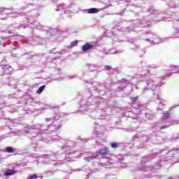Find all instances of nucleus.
I'll return each instance as SVG.
<instances>
[{
	"label": "nucleus",
	"instance_id": "obj_1",
	"mask_svg": "<svg viewBox=\"0 0 179 179\" xmlns=\"http://www.w3.org/2000/svg\"><path fill=\"white\" fill-rule=\"evenodd\" d=\"M25 134L32 135L31 138L33 146H37L38 142H45V143H52L54 141H57V145L62 148V159L58 153L51 155H44L41 157L45 159L43 164H52L53 166H62L64 163H69L72 162V158L76 157L75 151L73 150L75 146V143L68 138H60L58 135H52L54 132L43 130V124L32 125L31 127L24 129ZM50 132V133H49Z\"/></svg>",
	"mask_w": 179,
	"mask_h": 179
},
{
	"label": "nucleus",
	"instance_id": "obj_2",
	"mask_svg": "<svg viewBox=\"0 0 179 179\" xmlns=\"http://www.w3.org/2000/svg\"><path fill=\"white\" fill-rule=\"evenodd\" d=\"M85 87L89 89L91 96L89 98H83L80 102L81 106L78 113L80 114H86L89 110H99V119L104 120L107 117V105L102 103L99 100L100 96H104L108 92L106 85L100 84V83L93 82L92 80H83Z\"/></svg>",
	"mask_w": 179,
	"mask_h": 179
},
{
	"label": "nucleus",
	"instance_id": "obj_3",
	"mask_svg": "<svg viewBox=\"0 0 179 179\" xmlns=\"http://www.w3.org/2000/svg\"><path fill=\"white\" fill-rule=\"evenodd\" d=\"M176 153H179V148L170 149L169 147H166L159 152L152 154L151 156H144L141 160V166L139 167V170L156 173L162 167L160 162L162 160L165 162L173 160Z\"/></svg>",
	"mask_w": 179,
	"mask_h": 179
},
{
	"label": "nucleus",
	"instance_id": "obj_4",
	"mask_svg": "<svg viewBox=\"0 0 179 179\" xmlns=\"http://www.w3.org/2000/svg\"><path fill=\"white\" fill-rule=\"evenodd\" d=\"M148 73H149V71H145V73L140 75V78H144L145 82V85L143 89L141 94H145V93L148 92V90L156 92L158 87H160V86H163V83L162 82L166 79V77L152 78L150 77H148Z\"/></svg>",
	"mask_w": 179,
	"mask_h": 179
},
{
	"label": "nucleus",
	"instance_id": "obj_5",
	"mask_svg": "<svg viewBox=\"0 0 179 179\" xmlns=\"http://www.w3.org/2000/svg\"><path fill=\"white\" fill-rule=\"evenodd\" d=\"M38 14L36 10H31L25 15V18L27 20L28 23L31 24V29H38L41 30L43 29L45 31L50 33V34H55L58 31L57 29H52L50 27L43 26L41 24L38 23L36 21H34V17H37Z\"/></svg>",
	"mask_w": 179,
	"mask_h": 179
},
{
	"label": "nucleus",
	"instance_id": "obj_6",
	"mask_svg": "<svg viewBox=\"0 0 179 179\" xmlns=\"http://www.w3.org/2000/svg\"><path fill=\"white\" fill-rule=\"evenodd\" d=\"M60 113H57L55 117L46 118L47 122H52L51 124H48L47 129H43V131H47V132H57L58 129H61V120H59Z\"/></svg>",
	"mask_w": 179,
	"mask_h": 179
},
{
	"label": "nucleus",
	"instance_id": "obj_7",
	"mask_svg": "<svg viewBox=\"0 0 179 179\" xmlns=\"http://www.w3.org/2000/svg\"><path fill=\"white\" fill-rule=\"evenodd\" d=\"M130 26L124 30V31H126L127 33H129L130 31H132L134 30V27H138V26H141V24H143L144 27H149L150 26V22H148L145 18L142 20L141 22V20H136L131 22H129Z\"/></svg>",
	"mask_w": 179,
	"mask_h": 179
},
{
	"label": "nucleus",
	"instance_id": "obj_8",
	"mask_svg": "<svg viewBox=\"0 0 179 179\" xmlns=\"http://www.w3.org/2000/svg\"><path fill=\"white\" fill-rule=\"evenodd\" d=\"M145 41H150V44L153 45L154 44H160L162 41H160V38L153 33L145 32L143 34Z\"/></svg>",
	"mask_w": 179,
	"mask_h": 179
},
{
	"label": "nucleus",
	"instance_id": "obj_9",
	"mask_svg": "<svg viewBox=\"0 0 179 179\" xmlns=\"http://www.w3.org/2000/svg\"><path fill=\"white\" fill-rule=\"evenodd\" d=\"M113 160L110 159L106 163H99L97 162L93 164L94 169H91V173L93 174L97 171H100V170H103V169H108V166H112Z\"/></svg>",
	"mask_w": 179,
	"mask_h": 179
},
{
	"label": "nucleus",
	"instance_id": "obj_10",
	"mask_svg": "<svg viewBox=\"0 0 179 179\" xmlns=\"http://www.w3.org/2000/svg\"><path fill=\"white\" fill-rule=\"evenodd\" d=\"M137 9H138L141 12H143L144 13H146L147 16H150V15H153L156 12V10H155V7L153 6H139L137 7Z\"/></svg>",
	"mask_w": 179,
	"mask_h": 179
},
{
	"label": "nucleus",
	"instance_id": "obj_11",
	"mask_svg": "<svg viewBox=\"0 0 179 179\" xmlns=\"http://www.w3.org/2000/svg\"><path fill=\"white\" fill-rule=\"evenodd\" d=\"M83 155L86 156L85 157H84V160H85L86 162H93V160L99 159V154L97 153L84 152Z\"/></svg>",
	"mask_w": 179,
	"mask_h": 179
},
{
	"label": "nucleus",
	"instance_id": "obj_12",
	"mask_svg": "<svg viewBox=\"0 0 179 179\" xmlns=\"http://www.w3.org/2000/svg\"><path fill=\"white\" fill-rule=\"evenodd\" d=\"M106 3L107 6L103 7L101 9H98L96 8H89V9H85V10H84V12H86L87 13H90V14L97 13L98 12H100V10H104V9H107V8H108L109 6H111L110 2Z\"/></svg>",
	"mask_w": 179,
	"mask_h": 179
},
{
	"label": "nucleus",
	"instance_id": "obj_13",
	"mask_svg": "<svg viewBox=\"0 0 179 179\" xmlns=\"http://www.w3.org/2000/svg\"><path fill=\"white\" fill-rule=\"evenodd\" d=\"M13 69L9 65H4L3 66H0V76L3 75H9L12 73Z\"/></svg>",
	"mask_w": 179,
	"mask_h": 179
},
{
	"label": "nucleus",
	"instance_id": "obj_14",
	"mask_svg": "<svg viewBox=\"0 0 179 179\" xmlns=\"http://www.w3.org/2000/svg\"><path fill=\"white\" fill-rule=\"evenodd\" d=\"M162 122L159 123H155V124H153L152 130L153 131V132H160V131H162V129H164L166 128H169V127H170V124H165V125H162Z\"/></svg>",
	"mask_w": 179,
	"mask_h": 179
},
{
	"label": "nucleus",
	"instance_id": "obj_15",
	"mask_svg": "<svg viewBox=\"0 0 179 179\" xmlns=\"http://www.w3.org/2000/svg\"><path fill=\"white\" fill-rule=\"evenodd\" d=\"M8 8H0V19L1 20H5L8 19Z\"/></svg>",
	"mask_w": 179,
	"mask_h": 179
},
{
	"label": "nucleus",
	"instance_id": "obj_16",
	"mask_svg": "<svg viewBox=\"0 0 179 179\" xmlns=\"http://www.w3.org/2000/svg\"><path fill=\"white\" fill-rule=\"evenodd\" d=\"M165 139L161 136H155V138L152 139V143L155 145H162V143H164Z\"/></svg>",
	"mask_w": 179,
	"mask_h": 179
},
{
	"label": "nucleus",
	"instance_id": "obj_17",
	"mask_svg": "<svg viewBox=\"0 0 179 179\" xmlns=\"http://www.w3.org/2000/svg\"><path fill=\"white\" fill-rule=\"evenodd\" d=\"M179 73L178 66H173L171 69L166 72V76H171L173 73Z\"/></svg>",
	"mask_w": 179,
	"mask_h": 179
},
{
	"label": "nucleus",
	"instance_id": "obj_18",
	"mask_svg": "<svg viewBox=\"0 0 179 179\" xmlns=\"http://www.w3.org/2000/svg\"><path fill=\"white\" fill-rule=\"evenodd\" d=\"M102 128H104V127L100 126L99 124H95L94 126L95 130L94 131L93 134L95 135L96 138H97L100 135V134H103V132L100 131V129H102Z\"/></svg>",
	"mask_w": 179,
	"mask_h": 179
},
{
	"label": "nucleus",
	"instance_id": "obj_19",
	"mask_svg": "<svg viewBox=\"0 0 179 179\" xmlns=\"http://www.w3.org/2000/svg\"><path fill=\"white\" fill-rule=\"evenodd\" d=\"M81 170L85 173L87 179H90V177H92V169H89L87 166H85L81 167Z\"/></svg>",
	"mask_w": 179,
	"mask_h": 179
},
{
	"label": "nucleus",
	"instance_id": "obj_20",
	"mask_svg": "<svg viewBox=\"0 0 179 179\" xmlns=\"http://www.w3.org/2000/svg\"><path fill=\"white\" fill-rule=\"evenodd\" d=\"M99 155L102 156V157H106V156H108L110 155V150H108V148H103L99 149Z\"/></svg>",
	"mask_w": 179,
	"mask_h": 179
},
{
	"label": "nucleus",
	"instance_id": "obj_21",
	"mask_svg": "<svg viewBox=\"0 0 179 179\" xmlns=\"http://www.w3.org/2000/svg\"><path fill=\"white\" fill-rule=\"evenodd\" d=\"M94 47V45L90 43H85L83 45L82 50L84 52H86V51H90V50H92Z\"/></svg>",
	"mask_w": 179,
	"mask_h": 179
},
{
	"label": "nucleus",
	"instance_id": "obj_22",
	"mask_svg": "<svg viewBox=\"0 0 179 179\" xmlns=\"http://www.w3.org/2000/svg\"><path fill=\"white\" fill-rule=\"evenodd\" d=\"M17 171L15 169H6L4 172V176H13L14 174H16Z\"/></svg>",
	"mask_w": 179,
	"mask_h": 179
},
{
	"label": "nucleus",
	"instance_id": "obj_23",
	"mask_svg": "<svg viewBox=\"0 0 179 179\" xmlns=\"http://www.w3.org/2000/svg\"><path fill=\"white\" fill-rule=\"evenodd\" d=\"M170 117H171V113H164L162 117L161 123L164 124V122H166V120H169V118H170Z\"/></svg>",
	"mask_w": 179,
	"mask_h": 179
},
{
	"label": "nucleus",
	"instance_id": "obj_24",
	"mask_svg": "<svg viewBox=\"0 0 179 179\" xmlns=\"http://www.w3.org/2000/svg\"><path fill=\"white\" fill-rule=\"evenodd\" d=\"M131 50H135L136 51H137L140 57H142V55H145V53L146 52L144 50L139 49V47L138 46L131 47Z\"/></svg>",
	"mask_w": 179,
	"mask_h": 179
},
{
	"label": "nucleus",
	"instance_id": "obj_25",
	"mask_svg": "<svg viewBox=\"0 0 179 179\" xmlns=\"http://www.w3.org/2000/svg\"><path fill=\"white\" fill-rule=\"evenodd\" d=\"M104 54H119V52H122V51H117L115 49H111L109 50H104L103 51Z\"/></svg>",
	"mask_w": 179,
	"mask_h": 179
},
{
	"label": "nucleus",
	"instance_id": "obj_26",
	"mask_svg": "<svg viewBox=\"0 0 179 179\" xmlns=\"http://www.w3.org/2000/svg\"><path fill=\"white\" fill-rule=\"evenodd\" d=\"M5 152L6 153H15V152H16V150L13 148V147L9 146L6 148Z\"/></svg>",
	"mask_w": 179,
	"mask_h": 179
},
{
	"label": "nucleus",
	"instance_id": "obj_27",
	"mask_svg": "<svg viewBox=\"0 0 179 179\" xmlns=\"http://www.w3.org/2000/svg\"><path fill=\"white\" fill-rule=\"evenodd\" d=\"M138 141H142V138L141 137V136H139V134H136L135 135L131 140L132 143H134V142H138Z\"/></svg>",
	"mask_w": 179,
	"mask_h": 179
},
{
	"label": "nucleus",
	"instance_id": "obj_28",
	"mask_svg": "<svg viewBox=\"0 0 179 179\" xmlns=\"http://www.w3.org/2000/svg\"><path fill=\"white\" fill-rule=\"evenodd\" d=\"M88 69L91 72H93L94 71H96L97 70V67L96 66H94V64H89L88 65Z\"/></svg>",
	"mask_w": 179,
	"mask_h": 179
},
{
	"label": "nucleus",
	"instance_id": "obj_29",
	"mask_svg": "<svg viewBox=\"0 0 179 179\" xmlns=\"http://www.w3.org/2000/svg\"><path fill=\"white\" fill-rule=\"evenodd\" d=\"M44 89H45V85L41 86L37 90L36 93H38V94H41V93L44 92Z\"/></svg>",
	"mask_w": 179,
	"mask_h": 179
},
{
	"label": "nucleus",
	"instance_id": "obj_30",
	"mask_svg": "<svg viewBox=\"0 0 179 179\" xmlns=\"http://www.w3.org/2000/svg\"><path fill=\"white\" fill-rule=\"evenodd\" d=\"M105 36L106 37H113V36H114V34L113 33V31L107 30L105 32Z\"/></svg>",
	"mask_w": 179,
	"mask_h": 179
},
{
	"label": "nucleus",
	"instance_id": "obj_31",
	"mask_svg": "<svg viewBox=\"0 0 179 179\" xmlns=\"http://www.w3.org/2000/svg\"><path fill=\"white\" fill-rule=\"evenodd\" d=\"M38 176H37V174H32V175H29L27 179H38Z\"/></svg>",
	"mask_w": 179,
	"mask_h": 179
},
{
	"label": "nucleus",
	"instance_id": "obj_32",
	"mask_svg": "<svg viewBox=\"0 0 179 179\" xmlns=\"http://www.w3.org/2000/svg\"><path fill=\"white\" fill-rule=\"evenodd\" d=\"M55 171H52V170L45 171V174H46L47 176H52L54 174V173H55Z\"/></svg>",
	"mask_w": 179,
	"mask_h": 179
},
{
	"label": "nucleus",
	"instance_id": "obj_33",
	"mask_svg": "<svg viewBox=\"0 0 179 179\" xmlns=\"http://www.w3.org/2000/svg\"><path fill=\"white\" fill-rule=\"evenodd\" d=\"M110 146H111V148H117L120 147V143H111Z\"/></svg>",
	"mask_w": 179,
	"mask_h": 179
},
{
	"label": "nucleus",
	"instance_id": "obj_34",
	"mask_svg": "<svg viewBox=\"0 0 179 179\" xmlns=\"http://www.w3.org/2000/svg\"><path fill=\"white\" fill-rule=\"evenodd\" d=\"M78 41L77 40L73 41L71 43V47H76V45H78Z\"/></svg>",
	"mask_w": 179,
	"mask_h": 179
},
{
	"label": "nucleus",
	"instance_id": "obj_35",
	"mask_svg": "<svg viewBox=\"0 0 179 179\" xmlns=\"http://www.w3.org/2000/svg\"><path fill=\"white\" fill-rule=\"evenodd\" d=\"M118 166L121 168V169H124V167L127 166V164L124 163V162H119Z\"/></svg>",
	"mask_w": 179,
	"mask_h": 179
},
{
	"label": "nucleus",
	"instance_id": "obj_36",
	"mask_svg": "<svg viewBox=\"0 0 179 179\" xmlns=\"http://www.w3.org/2000/svg\"><path fill=\"white\" fill-rule=\"evenodd\" d=\"M66 8L65 7H64V6H61V5H59L58 6H57V8L56 9V10L57 11V12H59V10H62L63 9H65Z\"/></svg>",
	"mask_w": 179,
	"mask_h": 179
},
{
	"label": "nucleus",
	"instance_id": "obj_37",
	"mask_svg": "<svg viewBox=\"0 0 179 179\" xmlns=\"http://www.w3.org/2000/svg\"><path fill=\"white\" fill-rule=\"evenodd\" d=\"M120 82H121V83H126V85H128V79L127 78H122Z\"/></svg>",
	"mask_w": 179,
	"mask_h": 179
},
{
	"label": "nucleus",
	"instance_id": "obj_38",
	"mask_svg": "<svg viewBox=\"0 0 179 179\" xmlns=\"http://www.w3.org/2000/svg\"><path fill=\"white\" fill-rule=\"evenodd\" d=\"M102 141H103V140L101 138H98L96 140V144L98 145H101Z\"/></svg>",
	"mask_w": 179,
	"mask_h": 179
},
{
	"label": "nucleus",
	"instance_id": "obj_39",
	"mask_svg": "<svg viewBox=\"0 0 179 179\" xmlns=\"http://www.w3.org/2000/svg\"><path fill=\"white\" fill-rule=\"evenodd\" d=\"M104 69H106V71H111L113 68L110 66H104Z\"/></svg>",
	"mask_w": 179,
	"mask_h": 179
},
{
	"label": "nucleus",
	"instance_id": "obj_40",
	"mask_svg": "<svg viewBox=\"0 0 179 179\" xmlns=\"http://www.w3.org/2000/svg\"><path fill=\"white\" fill-rule=\"evenodd\" d=\"M174 34H179V28H175Z\"/></svg>",
	"mask_w": 179,
	"mask_h": 179
},
{
	"label": "nucleus",
	"instance_id": "obj_41",
	"mask_svg": "<svg viewBox=\"0 0 179 179\" xmlns=\"http://www.w3.org/2000/svg\"><path fill=\"white\" fill-rule=\"evenodd\" d=\"M138 100V96H134L131 98V101H133V103H135V101H136Z\"/></svg>",
	"mask_w": 179,
	"mask_h": 179
},
{
	"label": "nucleus",
	"instance_id": "obj_42",
	"mask_svg": "<svg viewBox=\"0 0 179 179\" xmlns=\"http://www.w3.org/2000/svg\"><path fill=\"white\" fill-rule=\"evenodd\" d=\"M49 52L50 54H58V52L55 51V50H52Z\"/></svg>",
	"mask_w": 179,
	"mask_h": 179
},
{
	"label": "nucleus",
	"instance_id": "obj_43",
	"mask_svg": "<svg viewBox=\"0 0 179 179\" xmlns=\"http://www.w3.org/2000/svg\"><path fill=\"white\" fill-rule=\"evenodd\" d=\"M145 115L146 118H148V120L150 119V117H152V115H150L149 113H145Z\"/></svg>",
	"mask_w": 179,
	"mask_h": 179
},
{
	"label": "nucleus",
	"instance_id": "obj_44",
	"mask_svg": "<svg viewBox=\"0 0 179 179\" xmlns=\"http://www.w3.org/2000/svg\"><path fill=\"white\" fill-rule=\"evenodd\" d=\"M73 171L80 172V171H82V168H79V169H74Z\"/></svg>",
	"mask_w": 179,
	"mask_h": 179
},
{
	"label": "nucleus",
	"instance_id": "obj_45",
	"mask_svg": "<svg viewBox=\"0 0 179 179\" xmlns=\"http://www.w3.org/2000/svg\"><path fill=\"white\" fill-rule=\"evenodd\" d=\"M113 73H118V69H113Z\"/></svg>",
	"mask_w": 179,
	"mask_h": 179
},
{
	"label": "nucleus",
	"instance_id": "obj_46",
	"mask_svg": "<svg viewBox=\"0 0 179 179\" xmlns=\"http://www.w3.org/2000/svg\"><path fill=\"white\" fill-rule=\"evenodd\" d=\"M75 78H76V76H69V79H75Z\"/></svg>",
	"mask_w": 179,
	"mask_h": 179
},
{
	"label": "nucleus",
	"instance_id": "obj_47",
	"mask_svg": "<svg viewBox=\"0 0 179 179\" xmlns=\"http://www.w3.org/2000/svg\"><path fill=\"white\" fill-rule=\"evenodd\" d=\"M118 1H122L123 2H131V0H118Z\"/></svg>",
	"mask_w": 179,
	"mask_h": 179
},
{
	"label": "nucleus",
	"instance_id": "obj_48",
	"mask_svg": "<svg viewBox=\"0 0 179 179\" xmlns=\"http://www.w3.org/2000/svg\"><path fill=\"white\" fill-rule=\"evenodd\" d=\"M157 110H158V111H162L163 110V108H161L160 106H159L157 108Z\"/></svg>",
	"mask_w": 179,
	"mask_h": 179
},
{
	"label": "nucleus",
	"instance_id": "obj_49",
	"mask_svg": "<svg viewBox=\"0 0 179 179\" xmlns=\"http://www.w3.org/2000/svg\"><path fill=\"white\" fill-rule=\"evenodd\" d=\"M8 38H9V36H8V37H2L3 40H8Z\"/></svg>",
	"mask_w": 179,
	"mask_h": 179
},
{
	"label": "nucleus",
	"instance_id": "obj_50",
	"mask_svg": "<svg viewBox=\"0 0 179 179\" xmlns=\"http://www.w3.org/2000/svg\"><path fill=\"white\" fill-rule=\"evenodd\" d=\"M175 140H177V139H179V136H176L175 138H172V141H174Z\"/></svg>",
	"mask_w": 179,
	"mask_h": 179
},
{
	"label": "nucleus",
	"instance_id": "obj_51",
	"mask_svg": "<svg viewBox=\"0 0 179 179\" xmlns=\"http://www.w3.org/2000/svg\"><path fill=\"white\" fill-rule=\"evenodd\" d=\"M156 97H157V99L158 100H160V98L159 97V95H158V94L156 95Z\"/></svg>",
	"mask_w": 179,
	"mask_h": 179
},
{
	"label": "nucleus",
	"instance_id": "obj_52",
	"mask_svg": "<svg viewBox=\"0 0 179 179\" xmlns=\"http://www.w3.org/2000/svg\"><path fill=\"white\" fill-rule=\"evenodd\" d=\"M3 97H5L4 95H0V99H3Z\"/></svg>",
	"mask_w": 179,
	"mask_h": 179
},
{
	"label": "nucleus",
	"instance_id": "obj_53",
	"mask_svg": "<svg viewBox=\"0 0 179 179\" xmlns=\"http://www.w3.org/2000/svg\"><path fill=\"white\" fill-rule=\"evenodd\" d=\"M0 131H3V127H0Z\"/></svg>",
	"mask_w": 179,
	"mask_h": 179
},
{
	"label": "nucleus",
	"instance_id": "obj_54",
	"mask_svg": "<svg viewBox=\"0 0 179 179\" xmlns=\"http://www.w3.org/2000/svg\"><path fill=\"white\" fill-rule=\"evenodd\" d=\"M160 106H164V103H163L162 101L160 102Z\"/></svg>",
	"mask_w": 179,
	"mask_h": 179
},
{
	"label": "nucleus",
	"instance_id": "obj_55",
	"mask_svg": "<svg viewBox=\"0 0 179 179\" xmlns=\"http://www.w3.org/2000/svg\"><path fill=\"white\" fill-rule=\"evenodd\" d=\"M176 107H179V105H176V106H173V108H176Z\"/></svg>",
	"mask_w": 179,
	"mask_h": 179
},
{
	"label": "nucleus",
	"instance_id": "obj_56",
	"mask_svg": "<svg viewBox=\"0 0 179 179\" xmlns=\"http://www.w3.org/2000/svg\"><path fill=\"white\" fill-rule=\"evenodd\" d=\"M177 162L179 163V159H178Z\"/></svg>",
	"mask_w": 179,
	"mask_h": 179
},
{
	"label": "nucleus",
	"instance_id": "obj_57",
	"mask_svg": "<svg viewBox=\"0 0 179 179\" xmlns=\"http://www.w3.org/2000/svg\"><path fill=\"white\" fill-rule=\"evenodd\" d=\"M123 90V88H121V91H122Z\"/></svg>",
	"mask_w": 179,
	"mask_h": 179
},
{
	"label": "nucleus",
	"instance_id": "obj_58",
	"mask_svg": "<svg viewBox=\"0 0 179 179\" xmlns=\"http://www.w3.org/2000/svg\"><path fill=\"white\" fill-rule=\"evenodd\" d=\"M178 124H179V121L178 122Z\"/></svg>",
	"mask_w": 179,
	"mask_h": 179
},
{
	"label": "nucleus",
	"instance_id": "obj_59",
	"mask_svg": "<svg viewBox=\"0 0 179 179\" xmlns=\"http://www.w3.org/2000/svg\"><path fill=\"white\" fill-rule=\"evenodd\" d=\"M108 1V0H105V1Z\"/></svg>",
	"mask_w": 179,
	"mask_h": 179
},
{
	"label": "nucleus",
	"instance_id": "obj_60",
	"mask_svg": "<svg viewBox=\"0 0 179 179\" xmlns=\"http://www.w3.org/2000/svg\"><path fill=\"white\" fill-rule=\"evenodd\" d=\"M178 179H179V178H178Z\"/></svg>",
	"mask_w": 179,
	"mask_h": 179
}]
</instances>
